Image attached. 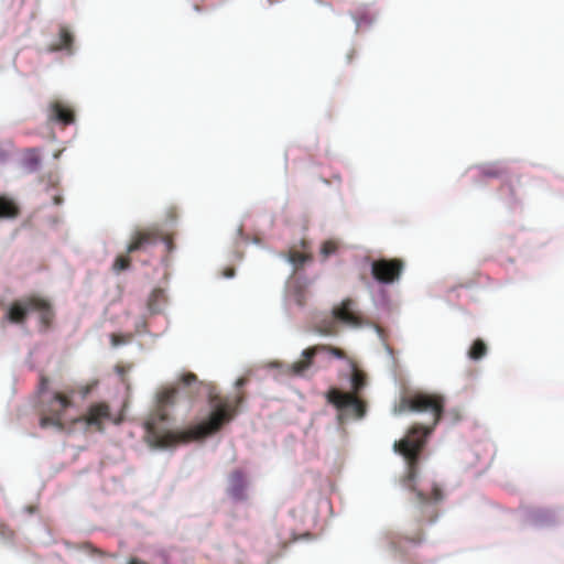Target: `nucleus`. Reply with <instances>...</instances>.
Masks as SVG:
<instances>
[{
	"mask_svg": "<svg viewBox=\"0 0 564 564\" xmlns=\"http://www.w3.org/2000/svg\"><path fill=\"white\" fill-rule=\"evenodd\" d=\"M232 274H234V272H232V270H230V272L227 273V276H232Z\"/></svg>",
	"mask_w": 564,
	"mask_h": 564,
	"instance_id": "30",
	"label": "nucleus"
},
{
	"mask_svg": "<svg viewBox=\"0 0 564 564\" xmlns=\"http://www.w3.org/2000/svg\"><path fill=\"white\" fill-rule=\"evenodd\" d=\"M423 541V534L422 532H419L415 538L410 539V542L414 544H420Z\"/></svg>",
	"mask_w": 564,
	"mask_h": 564,
	"instance_id": "23",
	"label": "nucleus"
},
{
	"mask_svg": "<svg viewBox=\"0 0 564 564\" xmlns=\"http://www.w3.org/2000/svg\"><path fill=\"white\" fill-rule=\"evenodd\" d=\"M61 202H62V198H61L59 196L54 197V203H55L56 205H59V204H61Z\"/></svg>",
	"mask_w": 564,
	"mask_h": 564,
	"instance_id": "28",
	"label": "nucleus"
},
{
	"mask_svg": "<svg viewBox=\"0 0 564 564\" xmlns=\"http://www.w3.org/2000/svg\"><path fill=\"white\" fill-rule=\"evenodd\" d=\"M247 381H248V380H247V378H243V377H242V378H239V379L236 381V387H237V388H241V387H243V386L247 383Z\"/></svg>",
	"mask_w": 564,
	"mask_h": 564,
	"instance_id": "25",
	"label": "nucleus"
},
{
	"mask_svg": "<svg viewBox=\"0 0 564 564\" xmlns=\"http://www.w3.org/2000/svg\"><path fill=\"white\" fill-rule=\"evenodd\" d=\"M324 350L329 351L333 356H335L336 358H339V359H343L345 357L344 350H341L339 348L326 346V345H316V346H313V347H310V348H306L305 350H303V352H302L303 358L301 360L294 361L292 364V366H291L292 372L294 375H302L305 370H307L312 366L314 357L319 351H324Z\"/></svg>",
	"mask_w": 564,
	"mask_h": 564,
	"instance_id": "10",
	"label": "nucleus"
},
{
	"mask_svg": "<svg viewBox=\"0 0 564 564\" xmlns=\"http://www.w3.org/2000/svg\"><path fill=\"white\" fill-rule=\"evenodd\" d=\"M431 494H434V495L442 494V490H441V488H438V487H434V488L432 489Z\"/></svg>",
	"mask_w": 564,
	"mask_h": 564,
	"instance_id": "27",
	"label": "nucleus"
},
{
	"mask_svg": "<svg viewBox=\"0 0 564 564\" xmlns=\"http://www.w3.org/2000/svg\"><path fill=\"white\" fill-rule=\"evenodd\" d=\"M180 389L169 387L158 394L156 410L152 412L144 423L147 442L153 447H169L180 442L202 440L223 429L236 415L238 406L243 402V393L234 400L219 395L210 397L212 411L208 417L181 433L169 429V414L166 408L175 403Z\"/></svg>",
	"mask_w": 564,
	"mask_h": 564,
	"instance_id": "1",
	"label": "nucleus"
},
{
	"mask_svg": "<svg viewBox=\"0 0 564 564\" xmlns=\"http://www.w3.org/2000/svg\"><path fill=\"white\" fill-rule=\"evenodd\" d=\"M487 354V345L482 339H476L468 350V357L473 360H479Z\"/></svg>",
	"mask_w": 564,
	"mask_h": 564,
	"instance_id": "17",
	"label": "nucleus"
},
{
	"mask_svg": "<svg viewBox=\"0 0 564 564\" xmlns=\"http://www.w3.org/2000/svg\"><path fill=\"white\" fill-rule=\"evenodd\" d=\"M229 484L234 494H238L247 487V476L241 470H235L229 476Z\"/></svg>",
	"mask_w": 564,
	"mask_h": 564,
	"instance_id": "15",
	"label": "nucleus"
},
{
	"mask_svg": "<svg viewBox=\"0 0 564 564\" xmlns=\"http://www.w3.org/2000/svg\"><path fill=\"white\" fill-rule=\"evenodd\" d=\"M97 384L98 381L94 380L86 384L65 386L62 390L53 391L50 398L42 400L40 426L65 430L67 427L66 411L74 406V395L79 394L85 399Z\"/></svg>",
	"mask_w": 564,
	"mask_h": 564,
	"instance_id": "3",
	"label": "nucleus"
},
{
	"mask_svg": "<svg viewBox=\"0 0 564 564\" xmlns=\"http://www.w3.org/2000/svg\"><path fill=\"white\" fill-rule=\"evenodd\" d=\"M130 262L131 260L128 254H119L112 264V269L116 272H121L130 268Z\"/></svg>",
	"mask_w": 564,
	"mask_h": 564,
	"instance_id": "18",
	"label": "nucleus"
},
{
	"mask_svg": "<svg viewBox=\"0 0 564 564\" xmlns=\"http://www.w3.org/2000/svg\"><path fill=\"white\" fill-rule=\"evenodd\" d=\"M303 251L291 248L288 252V260L294 265L295 270L301 269L306 262L312 261L313 257L310 252V245L306 240L301 241Z\"/></svg>",
	"mask_w": 564,
	"mask_h": 564,
	"instance_id": "12",
	"label": "nucleus"
},
{
	"mask_svg": "<svg viewBox=\"0 0 564 564\" xmlns=\"http://www.w3.org/2000/svg\"><path fill=\"white\" fill-rule=\"evenodd\" d=\"M47 120L69 126L75 122L74 109L62 100H53L47 106Z\"/></svg>",
	"mask_w": 564,
	"mask_h": 564,
	"instance_id": "11",
	"label": "nucleus"
},
{
	"mask_svg": "<svg viewBox=\"0 0 564 564\" xmlns=\"http://www.w3.org/2000/svg\"><path fill=\"white\" fill-rule=\"evenodd\" d=\"M20 215V208L15 202L0 195V219H14Z\"/></svg>",
	"mask_w": 564,
	"mask_h": 564,
	"instance_id": "13",
	"label": "nucleus"
},
{
	"mask_svg": "<svg viewBox=\"0 0 564 564\" xmlns=\"http://www.w3.org/2000/svg\"><path fill=\"white\" fill-rule=\"evenodd\" d=\"M26 511H29V512H35V511H36V507L31 506V507L26 508Z\"/></svg>",
	"mask_w": 564,
	"mask_h": 564,
	"instance_id": "29",
	"label": "nucleus"
},
{
	"mask_svg": "<svg viewBox=\"0 0 564 564\" xmlns=\"http://www.w3.org/2000/svg\"><path fill=\"white\" fill-rule=\"evenodd\" d=\"M356 302L352 299H345L339 305L332 310L334 319L351 327H361L366 324L364 317L356 311Z\"/></svg>",
	"mask_w": 564,
	"mask_h": 564,
	"instance_id": "9",
	"label": "nucleus"
},
{
	"mask_svg": "<svg viewBox=\"0 0 564 564\" xmlns=\"http://www.w3.org/2000/svg\"><path fill=\"white\" fill-rule=\"evenodd\" d=\"M48 386V378L45 376H41L40 384H39V392L42 394L47 389Z\"/></svg>",
	"mask_w": 564,
	"mask_h": 564,
	"instance_id": "22",
	"label": "nucleus"
},
{
	"mask_svg": "<svg viewBox=\"0 0 564 564\" xmlns=\"http://www.w3.org/2000/svg\"><path fill=\"white\" fill-rule=\"evenodd\" d=\"M404 269L400 259H379L371 263V274L376 281L382 284H391L398 281Z\"/></svg>",
	"mask_w": 564,
	"mask_h": 564,
	"instance_id": "7",
	"label": "nucleus"
},
{
	"mask_svg": "<svg viewBox=\"0 0 564 564\" xmlns=\"http://www.w3.org/2000/svg\"><path fill=\"white\" fill-rule=\"evenodd\" d=\"M30 312L39 313L40 322L44 327H48L54 318L51 303L36 295L24 296L12 302L6 317L10 323L23 324Z\"/></svg>",
	"mask_w": 564,
	"mask_h": 564,
	"instance_id": "5",
	"label": "nucleus"
},
{
	"mask_svg": "<svg viewBox=\"0 0 564 564\" xmlns=\"http://www.w3.org/2000/svg\"><path fill=\"white\" fill-rule=\"evenodd\" d=\"M111 341H112V345H115V346L119 345L121 343L120 336L112 334Z\"/></svg>",
	"mask_w": 564,
	"mask_h": 564,
	"instance_id": "24",
	"label": "nucleus"
},
{
	"mask_svg": "<svg viewBox=\"0 0 564 564\" xmlns=\"http://www.w3.org/2000/svg\"><path fill=\"white\" fill-rule=\"evenodd\" d=\"M128 564H147L144 561H140L137 557H132L129 560Z\"/></svg>",
	"mask_w": 564,
	"mask_h": 564,
	"instance_id": "26",
	"label": "nucleus"
},
{
	"mask_svg": "<svg viewBox=\"0 0 564 564\" xmlns=\"http://www.w3.org/2000/svg\"><path fill=\"white\" fill-rule=\"evenodd\" d=\"M314 328H315V332H317L321 335H325V336L336 335L338 332L337 321L334 319L333 316H332V318L321 319L319 322H317L315 324Z\"/></svg>",
	"mask_w": 564,
	"mask_h": 564,
	"instance_id": "14",
	"label": "nucleus"
},
{
	"mask_svg": "<svg viewBox=\"0 0 564 564\" xmlns=\"http://www.w3.org/2000/svg\"><path fill=\"white\" fill-rule=\"evenodd\" d=\"M444 408L445 398L442 394L413 390L404 391L393 406V412L398 415L414 412L427 413L431 416V424L413 425L406 435L393 445L394 451L403 457L406 465V475L402 478V482L408 490H417L422 494V490L416 487L421 454L429 435L441 421Z\"/></svg>",
	"mask_w": 564,
	"mask_h": 564,
	"instance_id": "2",
	"label": "nucleus"
},
{
	"mask_svg": "<svg viewBox=\"0 0 564 564\" xmlns=\"http://www.w3.org/2000/svg\"><path fill=\"white\" fill-rule=\"evenodd\" d=\"M337 248H338V245L336 241L334 240H326L325 242H323L322 245V248H321V254L324 257V258H327L329 257L330 254L335 253L337 251Z\"/></svg>",
	"mask_w": 564,
	"mask_h": 564,
	"instance_id": "19",
	"label": "nucleus"
},
{
	"mask_svg": "<svg viewBox=\"0 0 564 564\" xmlns=\"http://www.w3.org/2000/svg\"><path fill=\"white\" fill-rule=\"evenodd\" d=\"M106 422L119 424L120 419L115 417L110 405L107 402L101 401L91 403L84 414L69 420L67 419V426L83 424L86 431L102 433L105 431Z\"/></svg>",
	"mask_w": 564,
	"mask_h": 564,
	"instance_id": "6",
	"label": "nucleus"
},
{
	"mask_svg": "<svg viewBox=\"0 0 564 564\" xmlns=\"http://www.w3.org/2000/svg\"><path fill=\"white\" fill-rule=\"evenodd\" d=\"M160 241L164 242L167 252H172L174 246H173V237L171 235L164 234L162 231V238L160 239Z\"/></svg>",
	"mask_w": 564,
	"mask_h": 564,
	"instance_id": "21",
	"label": "nucleus"
},
{
	"mask_svg": "<svg viewBox=\"0 0 564 564\" xmlns=\"http://www.w3.org/2000/svg\"><path fill=\"white\" fill-rule=\"evenodd\" d=\"M74 36L66 26L59 28V43L52 47V51L67 50L70 51Z\"/></svg>",
	"mask_w": 564,
	"mask_h": 564,
	"instance_id": "16",
	"label": "nucleus"
},
{
	"mask_svg": "<svg viewBox=\"0 0 564 564\" xmlns=\"http://www.w3.org/2000/svg\"><path fill=\"white\" fill-rule=\"evenodd\" d=\"M488 175L497 176V173H488Z\"/></svg>",
	"mask_w": 564,
	"mask_h": 564,
	"instance_id": "31",
	"label": "nucleus"
},
{
	"mask_svg": "<svg viewBox=\"0 0 564 564\" xmlns=\"http://www.w3.org/2000/svg\"><path fill=\"white\" fill-rule=\"evenodd\" d=\"M162 238V230L156 226H149L137 230L127 247V252L132 253L139 250H147L149 247L156 245Z\"/></svg>",
	"mask_w": 564,
	"mask_h": 564,
	"instance_id": "8",
	"label": "nucleus"
},
{
	"mask_svg": "<svg viewBox=\"0 0 564 564\" xmlns=\"http://www.w3.org/2000/svg\"><path fill=\"white\" fill-rule=\"evenodd\" d=\"M180 381L182 384L189 387L197 382V376L193 372H187L181 377Z\"/></svg>",
	"mask_w": 564,
	"mask_h": 564,
	"instance_id": "20",
	"label": "nucleus"
},
{
	"mask_svg": "<svg viewBox=\"0 0 564 564\" xmlns=\"http://www.w3.org/2000/svg\"><path fill=\"white\" fill-rule=\"evenodd\" d=\"M350 381L351 392H344L337 388H330L326 392L327 402L338 411L339 422L347 419L360 420L367 412L366 402L358 395L367 384L366 373L354 366Z\"/></svg>",
	"mask_w": 564,
	"mask_h": 564,
	"instance_id": "4",
	"label": "nucleus"
}]
</instances>
